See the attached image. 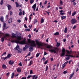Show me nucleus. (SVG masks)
Instances as JSON below:
<instances>
[{
	"label": "nucleus",
	"mask_w": 79,
	"mask_h": 79,
	"mask_svg": "<svg viewBox=\"0 0 79 79\" xmlns=\"http://www.w3.org/2000/svg\"><path fill=\"white\" fill-rule=\"evenodd\" d=\"M47 48L49 49V51L51 52V53L54 52V53H56V52H58V48H55L54 49H52L53 46L50 45H48L47 46Z\"/></svg>",
	"instance_id": "nucleus-1"
},
{
	"label": "nucleus",
	"mask_w": 79,
	"mask_h": 79,
	"mask_svg": "<svg viewBox=\"0 0 79 79\" xmlns=\"http://www.w3.org/2000/svg\"><path fill=\"white\" fill-rule=\"evenodd\" d=\"M27 41L28 43L31 44L30 46H32V47H36V44L35 43V41L34 40H31V39H27Z\"/></svg>",
	"instance_id": "nucleus-2"
},
{
	"label": "nucleus",
	"mask_w": 79,
	"mask_h": 79,
	"mask_svg": "<svg viewBox=\"0 0 79 79\" xmlns=\"http://www.w3.org/2000/svg\"><path fill=\"white\" fill-rule=\"evenodd\" d=\"M35 42L36 43L37 45L39 47H43V46H44V45H45V44L43 43L42 42H39V40H35Z\"/></svg>",
	"instance_id": "nucleus-3"
},
{
	"label": "nucleus",
	"mask_w": 79,
	"mask_h": 79,
	"mask_svg": "<svg viewBox=\"0 0 79 79\" xmlns=\"http://www.w3.org/2000/svg\"><path fill=\"white\" fill-rule=\"evenodd\" d=\"M26 38H24L23 39V40L20 41H18L17 42V43H18V44H26L27 45H28V44H27V42H26Z\"/></svg>",
	"instance_id": "nucleus-4"
},
{
	"label": "nucleus",
	"mask_w": 79,
	"mask_h": 79,
	"mask_svg": "<svg viewBox=\"0 0 79 79\" xmlns=\"http://www.w3.org/2000/svg\"><path fill=\"white\" fill-rule=\"evenodd\" d=\"M17 40H15V43H16V44H18V43L17 42H19L20 40H21V39H22V38H21V35H19L17 37Z\"/></svg>",
	"instance_id": "nucleus-5"
},
{
	"label": "nucleus",
	"mask_w": 79,
	"mask_h": 79,
	"mask_svg": "<svg viewBox=\"0 0 79 79\" xmlns=\"http://www.w3.org/2000/svg\"><path fill=\"white\" fill-rule=\"evenodd\" d=\"M66 52V50L64 48H62V53L60 55V56H64L65 55V52Z\"/></svg>",
	"instance_id": "nucleus-6"
},
{
	"label": "nucleus",
	"mask_w": 79,
	"mask_h": 79,
	"mask_svg": "<svg viewBox=\"0 0 79 79\" xmlns=\"http://www.w3.org/2000/svg\"><path fill=\"white\" fill-rule=\"evenodd\" d=\"M70 22L72 24H74L77 22V20L76 19H72L70 21Z\"/></svg>",
	"instance_id": "nucleus-7"
},
{
	"label": "nucleus",
	"mask_w": 79,
	"mask_h": 79,
	"mask_svg": "<svg viewBox=\"0 0 79 79\" xmlns=\"http://www.w3.org/2000/svg\"><path fill=\"white\" fill-rule=\"evenodd\" d=\"M73 53L74 55H75V56H76V55H77L76 56V58H79V52L78 54H77V52L76 51H74L73 52Z\"/></svg>",
	"instance_id": "nucleus-8"
},
{
	"label": "nucleus",
	"mask_w": 79,
	"mask_h": 79,
	"mask_svg": "<svg viewBox=\"0 0 79 79\" xmlns=\"http://www.w3.org/2000/svg\"><path fill=\"white\" fill-rule=\"evenodd\" d=\"M36 4H35L32 6V8L33 9L34 11H35V8H36Z\"/></svg>",
	"instance_id": "nucleus-9"
},
{
	"label": "nucleus",
	"mask_w": 79,
	"mask_h": 79,
	"mask_svg": "<svg viewBox=\"0 0 79 79\" xmlns=\"http://www.w3.org/2000/svg\"><path fill=\"white\" fill-rule=\"evenodd\" d=\"M2 69H7V67H6V65L5 64H3L2 65Z\"/></svg>",
	"instance_id": "nucleus-10"
},
{
	"label": "nucleus",
	"mask_w": 79,
	"mask_h": 79,
	"mask_svg": "<svg viewBox=\"0 0 79 79\" xmlns=\"http://www.w3.org/2000/svg\"><path fill=\"white\" fill-rule=\"evenodd\" d=\"M36 47L31 46L30 48L29 49V51H30V52H32L34 49V48L33 47Z\"/></svg>",
	"instance_id": "nucleus-11"
},
{
	"label": "nucleus",
	"mask_w": 79,
	"mask_h": 79,
	"mask_svg": "<svg viewBox=\"0 0 79 79\" xmlns=\"http://www.w3.org/2000/svg\"><path fill=\"white\" fill-rule=\"evenodd\" d=\"M9 64L10 65H12L14 64V61L13 60H10L9 62Z\"/></svg>",
	"instance_id": "nucleus-12"
},
{
	"label": "nucleus",
	"mask_w": 79,
	"mask_h": 79,
	"mask_svg": "<svg viewBox=\"0 0 79 79\" xmlns=\"http://www.w3.org/2000/svg\"><path fill=\"white\" fill-rule=\"evenodd\" d=\"M7 8L8 10H10L11 8H12V7H11V5H9V4H7Z\"/></svg>",
	"instance_id": "nucleus-13"
},
{
	"label": "nucleus",
	"mask_w": 79,
	"mask_h": 79,
	"mask_svg": "<svg viewBox=\"0 0 79 79\" xmlns=\"http://www.w3.org/2000/svg\"><path fill=\"white\" fill-rule=\"evenodd\" d=\"M11 56V55L10 54H8L7 56L5 57V59H6L7 58H10Z\"/></svg>",
	"instance_id": "nucleus-14"
},
{
	"label": "nucleus",
	"mask_w": 79,
	"mask_h": 79,
	"mask_svg": "<svg viewBox=\"0 0 79 79\" xmlns=\"http://www.w3.org/2000/svg\"><path fill=\"white\" fill-rule=\"evenodd\" d=\"M0 20L1 22H4V19H3V17H1L0 19Z\"/></svg>",
	"instance_id": "nucleus-15"
},
{
	"label": "nucleus",
	"mask_w": 79,
	"mask_h": 79,
	"mask_svg": "<svg viewBox=\"0 0 79 79\" xmlns=\"http://www.w3.org/2000/svg\"><path fill=\"white\" fill-rule=\"evenodd\" d=\"M19 45H17L16 47L15 48V50H18V49H19Z\"/></svg>",
	"instance_id": "nucleus-16"
},
{
	"label": "nucleus",
	"mask_w": 79,
	"mask_h": 79,
	"mask_svg": "<svg viewBox=\"0 0 79 79\" xmlns=\"http://www.w3.org/2000/svg\"><path fill=\"white\" fill-rule=\"evenodd\" d=\"M66 16H61V19L62 20H63L64 19H66Z\"/></svg>",
	"instance_id": "nucleus-17"
},
{
	"label": "nucleus",
	"mask_w": 79,
	"mask_h": 79,
	"mask_svg": "<svg viewBox=\"0 0 79 79\" xmlns=\"http://www.w3.org/2000/svg\"><path fill=\"white\" fill-rule=\"evenodd\" d=\"M5 36H4L3 38H5H5H6V37H9V36L10 35L9 34H5Z\"/></svg>",
	"instance_id": "nucleus-18"
},
{
	"label": "nucleus",
	"mask_w": 79,
	"mask_h": 79,
	"mask_svg": "<svg viewBox=\"0 0 79 79\" xmlns=\"http://www.w3.org/2000/svg\"><path fill=\"white\" fill-rule=\"evenodd\" d=\"M17 72H19V73H21V69L19 68L17 69Z\"/></svg>",
	"instance_id": "nucleus-19"
},
{
	"label": "nucleus",
	"mask_w": 79,
	"mask_h": 79,
	"mask_svg": "<svg viewBox=\"0 0 79 79\" xmlns=\"http://www.w3.org/2000/svg\"><path fill=\"white\" fill-rule=\"evenodd\" d=\"M8 23L9 24H10V23H12V18H10L9 19Z\"/></svg>",
	"instance_id": "nucleus-20"
},
{
	"label": "nucleus",
	"mask_w": 79,
	"mask_h": 79,
	"mask_svg": "<svg viewBox=\"0 0 79 79\" xmlns=\"http://www.w3.org/2000/svg\"><path fill=\"white\" fill-rule=\"evenodd\" d=\"M11 35L12 36V37H16V35L15 34V33H12Z\"/></svg>",
	"instance_id": "nucleus-21"
},
{
	"label": "nucleus",
	"mask_w": 79,
	"mask_h": 79,
	"mask_svg": "<svg viewBox=\"0 0 79 79\" xmlns=\"http://www.w3.org/2000/svg\"><path fill=\"white\" fill-rule=\"evenodd\" d=\"M44 23V19L43 18L41 19V23L42 24V23Z\"/></svg>",
	"instance_id": "nucleus-22"
},
{
	"label": "nucleus",
	"mask_w": 79,
	"mask_h": 79,
	"mask_svg": "<svg viewBox=\"0 0 79 79\" xmlns=\"http://www.w3.org/2000/svg\"><path fill=\"white\" fill-rule=\"evenodd\" d=\"M15 3L16 4V7H19V4L17 2H15Z\"/></svg>",
	"instance_id": "nucleus-23"
},
{
	"label": "nucleus",
	"mask_w": 79,
	"mask_h": 79,
	"mask_svg": "<svg viewBox=\"0 0 79 79\" xmlns=\"http://www.w3.org/2000/svg\"><path fill=\"white\" fill-rule=\"evenodd\" d=\"M59 34V32H56L54 34V35H58Z\"/></svg>",
	"instance_id": "nucleus-24"
},
{
	"label": "nucleus",
	"mask_w": 79,
	"mask_h": 79,
	"mask_svg": "<svg viewBox=\"0 0 79 79\" xmlns=\"http://www.w3.org/2000/svg\"><path fill=\"white\" fill-rule=\"evenodd\" d=\"M6 26V23H5L4 24V25H3V27H4V28H3V30H4V29H7V28H6V29L5 28V27Z\"/></svg>",
	"instance_id": "nucleus-25"
},
{
	"label": "nucleus",
	"mask_w": 79,
	"mask_h": 79,
	"mask_svg": "<svg viewBox=\"0 0 79 79\" xmlns=\"http://www.w3.org/2000/svg\"><path fill=\"white\" fill-rule=\"evenodd\" d=\"M21 52H22V50L21 48H19L18 50V52L19 53H21Z\"/></svg>",
	"instance_id": "nucleus-26"
},
{
	"label": "nucleus",
	"mask_w": 79,
	"mask_h": 79,
	"mask_svg": "<svg viewBox=\"0 0 79 79\" xmlns=\"http://www.w3.org/2000/svg\"><path fill=\"white\" fill-rule=\"evenodd\" d=\"M1 5H2L3 4V0H1L0 3Z\"/></svg>",
	"instance_id": "nucleus-27"
},
{
	"label": "nucleus",
	"mask_w": 79,
	"mask_h": 79,
	"mask_svg": "<svg viewBox=\"0 0 79 79\" xmlns=\"http://www.w3.org/2000/svg\"><path fill=\"white\" fill-rule=\"evenodd\" d=\"M76 11L74 12H73V13L72 14V16H74V15H76Z\"/></svg>",
	"instance_id": "nucleus-28"
},
{
	"label": "nucleus",
	"mask_w": 79,
	"mask_h": 79,
	"mask_svg": "<svg viewBox=\"0 0 79 79\" xmlns=\"http://www.w3.org/2000/svg\"><path fill=\"white\" fill-rule=\"evenodd\" d=\"M34 0H30V3L31 4H32L33 3H34Z\"/></svg>",
	"instance_id": "nucleus-29"
},
{
	"label": "nucleus",
	"mask_w": 79,
	"mask_h": 79,
	"mask_svg": "<svg viewBox=\"0 0 79 79\" xmlns=\"http://www.w3.org/2000/svg\"><path fill=\"white\" fill-rule=\"evenodd\" d=\"M70 59V57H66L65 60L66 61H68V60H69Z\"/></svg>",
	"instance_id": "nucleus-30"
},
{
	"label": "nucleus",
	"mask_w": 79,
	"mask_h": 79,
	"mask_svg": "<svg viewBox=\"0 0 79 79\" xmlns=\"http://www.w3.org/2000/svg\"><path fill=\"white\" fill-rule=\"evenodd\" d=\"M64 32L65 33H67V27H65L64 30Z\"/></svg>",
	"instance_id": "nucleus-31"
},
{
	"label": "nucleus",
	"mask_w": 79,
	"mask_h": 79,
	"mask_svg": "<svg viewBox=\"0 0 79 79\" xmlns=\"http://www.w3.org/2000/svg\"><path fill=\"white\" fill-rule=\"evenodd\" d=\"M69 57H71V58H75V57H76V56H73L72 55H70Z\"/></svg>",
	"instance_id": "nucleus-32"
},
{
	"label": "nucleus",
	"mask_w": 79,
	"mask_h": 79,
	"mask_svg": "<svg viewBox=\"0 0 79 79\" xmlns=\"http://www.w3.org/2000/svg\"><path fill=\"white\" fill-rule=\"evenodd\" d=\"M48 65L46 66V69H45V71H47L48 70Z\"/></svg>",
	"instance_id": "nucleus-33"
},
{
	"label": "nucleus",
	"mask_w": 79,
	"mask_h": 79,
	"mask_svg": "<svg viewBox=\"0 0 79 79\" xmlns=\"http://www.w3.org/2000/svg\"><path fill=\"white\" fill-rule=\"evenodd\" d=\"M40 55V53H37L36 55V58L39 57V56Z\"/></svg>",
	"instance_id": "nucleus-34"
},
{
	"label": "nucleus",
	"mask_w": 79,
	"mask_h": 79,
	"mask_svg": "<svg viewBox=\"0 0 79 79\" xmlns=\"http://www.w3.org/2000/svg\"><path fill=\"white\" fill-rule=\"evenodd\" d=\"M4 38L3 37H2L1 38V42H4Z\"/></svg>",
	"instance_id": "nucleus-35"
},
{
	"label": "nucleus",
	"mask_w": 79,
	"mask_h": 79,
	"mask_svg": "<svg viewBox=\"0 0 79 79\" xmlns=\"http://www.w3.org/2000/svg\"><path fill=\"white\" fill-rule=\"evenodd\" d=\"M48 60H47L44 62V64H47V63H48Z\"/></svg>",
	"instance_id": "nucleus-36"
},
{
	"label": "nucleus",
	"mask_w": 79,
	"mask_h": 79,
	"mask_svg": "<svg viewBox=\"0 0 79 79\" xmlns=\"http://www.w3.org/2000/svg\"><path fill=\"white\" fill-rule=\"evenodd\" d=\"M65 66H66V64H63V65H62V69H63V68H64V67H65Z\"/></svg>",
	"instance_id": "nucleus-37"
},
{
	"label": "nucleus",
	"mask_w": 79,
	"mask_h": 79,
	"mask_svg": "<svg viewBox=\"0 0 79 79\" xmlns=\"http://www.w3.org/2000/svg\"><path fill=\"white\" fill-rule=\"evenodd\" d=\"M22 15L23 13H22L21 12H20L19 14V16H21V15Z\"/></svg>",
	"instance_id": "nucleus-38"
},
{
	"label": "nucleus",
	"mask_w": 79,
	"mask_h": 79,
	"mask_svg": "<svg viewBox=\"0 0 79 79\" xmlns=\"http://www.w3.org/2000/svg\"><path fill=\"white\" fill-rule=\"evenodd\" d=\"M66 51L67 53H68V54H70V53H70V52L69 51H68V50H66Z\"/></svg>",
	"instance_id": "nucleus-39"
},
{
	"label": "nucleus",
	"mask_w": 79,
	"mask_h": 79,
	"mask_svg": "<svg viewBox=\"0 0 79 79\" xmlns=\"http://www.w3.org/2000/svg\"><path fill=\"white\" fill-rule=\"evenodd\" d=\"M56 45L57 47H59L60 45V43H57Z\"/></svg>",
	"instance_id": "nucleus-40"
},
{
	"label": "nucleus",
	"mask_w": 79,
	"mask_h": 79,
	"mask_svg": "<svg viewBox=\"0 0 79 79\" xmlns=\"http://www.w3.org/2000/svg\"><path fill=\"white\" fill-rule=\"evenodd\" d=\"M32 64V60H31L29 65L30 66Z\"/></svg>",
	"instance_id": "nucleus-41"
},
{
	"label": "nucleus",
	"mask_w": 79,
	"mask_h": 79,
	"mask_svg": "<svg viewBox=\"0 0 79 79\" xmlns=\"http://www.w3.org/2000/svg\"><path fill=\"white\" fill-rule=\"evenodd\" d=\"M1 58L3 60V61H4V60H5L6 59H5V57L4 58V57H1Z\"/></svg>",
	"instance_id": "nucleus-42"
},
{
	"label": "nucleus",
	"mask_w": 79,
	"mask_h": 79,
	"mask_svg": "<svg viewBox=\"0 0 79 79\" xmlns=\"http://www.w3.org/2000/svg\"><path fill=\"white\" fill-rule=\"evenodd\" d=\"M25 31H30V29H25Z\"/></svg>",
	"instance_id": "nucleus-43"
},
{
	"label": "nucleus",
	"mask_w": 79,
	"mask_h": 79,
	"mask_svg": "<svg viewBox=\"0 0 79 79\" xmlns=\"http://www.w3.org/2000/svg\"><path fill=\"white\" fill-rule=\"evenodd\" d=\"M60 14L61 15H65V13H60Z\"/></svg>",
	"instance_id": "nucleus-44"
},
{
	"label": "nucleus",
	"mask_w": 79,
	"mask_h": 79,
	"mask_svg": "<svg viewBox=\"0 0 79 79\" xmlns=\"http://www.w3.org/2000/svg\"><path fill=\"white\" fill-rule=\"evenodd\" d=\"M3 35V33L0 32V37H1V36H2V35Z\"/></svg>",
	"instance_id": "nucleus-45"
},
{
	"label": "nucleus",
	"mask_w": 79,
	"mask_h": 79,
	"mask_svg": "<svg viewBox=\"0 0 79 79\" xmlns=\"http://www.w3.org/2000/svg\"><path fill=\"white\" fill-rule=\"evenodd\" d=\"M63 73H64V74H66V73H68V72L67 71H65L63 72Z\"/></svg>",
	"instance_id": "nucleus-46"
},
{
	"label": "nucleus",
	"mask_w": 79,
	"mask_h": 79,
	"mask_svg": "<svg viewBox=\"0 0 79 79\" xmlns=\"http://www.w3.org/2000/svg\"><path fill=\"white\" fill-rule=\"evenodd\" d=\"M19 65L20 66H22V64H21V62H20V63L19 64Z\"/></svg>",
	"instance_id": "nucleus-47"
},
{
	"label": "nucleus",
	"mask_w": 79,
	"mask_h": 79,
	"mask_svg": "<svg viewBox=\"0 0 79 79\" xmlns=\"http://www.w3.org/2000/svg\"><path fill=\"white\" fill-rule=\"evenodd\" d=\"M24 27H25L26 29H27V26H26V24H25L24 25Z\"/></svg>",
	"instance_id": "nucleus-48"
},
{
	"label": "nucleus",
	"mask_w": 79,
	"mask_h": 79,
	"mask_svg": "<svg viewBox=\"0 0 79 79\" xmlns=\"http://www.w3.org/2000/svg\"><path fill=\"white\" fill-rule=\"evenodd\" d=\"M37 23V19H36L34 22V24H35V23Z\"/></svg>",
	"instance_id": "nucleus-49"
},
{
	"label": "nucleus",
	"mask_w": 79,
	"mask_h": 79,
	"mask_svg": "<svg viewBox=\"0 0 79 79\" xmlns=\"http://www.w3.org/2000/svg\"><path fill=\"white\" fill-rule=\"evenodd\" d=\"M45 12H46L48 15H50V12H47V11H45Z\"/></svg>",
	"instance_id": "nucleus-50"
},
{
	"label": "nucleus",
	"mask_w": 79,
	"mask_h": 79,
	"mask_svg": "<svg viewBox=\"0 0 79 79\" xmlns=\"http://www.w3.org/2000/svg\"><path fill=\"white\" fill-rule=\"evenodd\" d=\"M43 60V61H45V60H46L45 59V58L44 57H43V58L41 59V60Z\"/></svg>",
	"instance_id": "nucleus-51"
},
{
	"label": "nucleus",
	"mask_w": 79,
	"mask_h": 79,
	"mask_svg": "<svg viewBox=\"0 0 79 79\" xmlns=\"http://www.w3.org/2000/svg\"><path fill=\"white\" fill-rule=\"evenodd\" d=\"M10 73L8 72L6 74V76H8L10 75Z\"/></svg>",
	"instance_id": "nucleus-52"
},
{
	"label": "nucleus",
	"mask_w": 79,
	"mask_h": 79,
	"mask_svg": "<svg viewBox=\"0 0 79 79\" xmlns=\"http://www.w3.org/2000/svg\"><path fill=\"white\" fill-rule=\"evenodd\" d=\"M33 73V72H32V70H31L30 71V74H32Z\"/></svg>",
	"instance_id": "nucleus-53"
},
{
	"label": "nucleus",
	"mask_w": 79,
	"mask_h": 79,
	"mask_svg": "<svg viewBox=\"0 0 79 79\" xmlns=\"http://www.w3.org/2000/svg\"><path fill=\"white\" fill-rule=\"evenodd\" d=\"M6 18L7 19H8V15H6Z\"/></svg>",
	"instance_id": "nucleus-54"
},
{
	"label": "nucleus",
	"mask_w": 79,
	"mask_h": 79,
	"mask_svg": "<svg viewBox=\"0 0 79 79\" xmlns=\"http://www.w3.org/2000/svg\"><path fill=\"white\" fill-rule=\"evenodd\" d=\"M73 6H75V5H76V2H73Z\"/></svg>",
	"instance_id": "nucleus-55"
},
{
	"label": "nucleus",
	"mask_w": 79,
	"mask_h": 79,
	"mask_svg": "<svg viewBox=\"0 0 79 79\" xmlns=\"http://www.w3.org/2000/svg\"><path fill=\"white\" fill-rule=\"evenodd\" d=\"M36 76V75H34L33 76V77H32V79H34L35 78V77Z\"/></svg>",
	"instance_id": "nucleus-56"
},
{
	"label": "nucleus",
	"mask_w": 79,
	"mask_h": 79,
	"mask_svg": "<svg viewBox=\"0 0 79 79\" xmlns=\"http://www.w3.org/2000/svg\"><path fill=\"white\" fill-rule=\"evenodd\" d=\"M76 25H75L73 26V29H76Z\"/></svg>",
	"instance_id": "nucleus-57"
},
{
	"label": "nucleus",
	"mask_w": 79,
	"mask_h": 79,
	"mask_svg": "<svg viewBox=\"0 0 79 79\" xmlns=\"http://www.w3.org/2000/svg\"><path fill=\"white\" fill-rule=\"evenodd\" d=\"M17 22H18V23H21V20L18 19V20H17Z\"/></svg>",
	"instance_id": "nucleus-58"
},
{
	"label": "nucleus",
	"mask_w": 79,
	"mask_h": 79,
	"mask_svg": "<svg viewBox=\"0 0 79 79\" xmlns=\"http://www.w3.org/2000/svg\"><path fill=\"white\" fill-rule=\"evenodd\" d=\"M60 4H63V2L61 0L60 1Z\"/></svg>",
	"instance_id": "nucleus-59"
},
{
	"label": "nucleus",
	"mask_w": 79,
	"mask_h": 79,
	"mask_svg": "<svg viewBox=\"0 0 79 79\" xmlns=\"http://www.w3.org/2000/svg\"><path fill=\"white\" fill-rule=\"evenodd\" d=\"M71 11H72L71 10L70 12L69 11L68 13L69 15H71Z\"/></svg>",
	"instance_id": "nucleus-60"
},
{
	"label": "nucleus",
	"mask_w": 79,
	"mask_h": 79,
	"mask_svg": "<svg viewBox=\"0 0 79 79\" xmlns=\"http://www.w3.org/2000/svg\"><path fill=\"white\" fill-rule=\"evenodd\" d=\"M31 77V75H29L27 76V78H30V77Z\"/></svg>",
	"instance_id": "nucleus-61"
},
{
	"label": "nucleus",
	"mask_w": 79,
	"mask_h": 79,
	"mask_svg": "<svg viewBox=\"0 0 79 79\" xmlns=\"http://www.w3.org/2000/svg\"><path fill=\"white\" fill-rule=\"evenodd\" d=\"M47 55V53L46 52H45L44 54V56H45V55Z\"/></svg>",
	"instance_id": "nucleus-62"
},
{
	"label": "nucleus",
	"mask_w": 79,
	"mask_h": 79,
	"mask_svg": "<svg viewBox=\"0 0 79 79\" xmlns=\"http://www.w3.org/2000/svg\"><path fill=\"white\" fill-rule=\"evenodd\" d=\"M10 15H12V12L11 11H10Z\"/></svg>",
	"instance_id": "nucleus-63"
},
{
	"label": "nucleus",
	"mask_w": 79,
	"mask_h": 79,
	"mask_svg": "<svg viewBox=\"0 0 79 79\" xmlns=\"http://www.w3.org/2000/svg\"><path fill=\"white\" fill-rule=\"evenodd\" d=\"M21 79H26V77H22Z\"/></svg>",
	"instance_id": "nucleus-64"
}]
</instances>
